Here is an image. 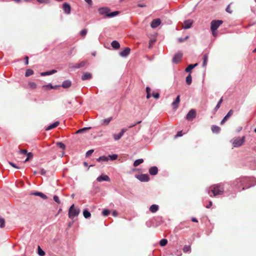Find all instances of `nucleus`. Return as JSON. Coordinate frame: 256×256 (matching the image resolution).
Instances as JSON below:
<instances>
[{"instance_id": "f257e3e1", "label": "nucleus", "mask_w": 256, "mask_h": 256, "mask_svg": "<svg viewBox=\"0 0 256 256\" xmlns=\"http://www.w3.org/2000/svg\"><path fill=\"white\" fill-rule=\"evenodd\" d=\"M256 184V178H240L234 180L232 184V188L235 190H244Z\"/></svg>"}, {"instance_id": "f03ea898", "label": "nucleus", "mask_w": 256, "mask_h": 256, "mask_svg": "<svg viewBox=\"0 0 256 256\" xmlns=\"http://www.w3.org/2000/svg\"><path fill=\"white\" fill-rule=\"evenodd\" d=\"M98 12L100 15L104 16L108 18L114 17L119 14L118 11L110 12V9L106 7H102L99 8L98 9Z\"/></svg>"}, {"instance_id": "7ed1b4c3", "label": "nucleus", "mask_w": 256, "mask_h": 256, "mask_svg": "<svg viewBox=\"0 0 256 256\" xmlns=\"http://www.w3.org/2000/svg\"><path fill=\"white\" fill-rule=\"evenodd\" d=\"M228 184H218L212 186L209 188L208 192H224L225 188L228 186Z\"/></svg>"}, {"instance_id": "20e7f679", "label": "nucleus", "mask_w": 256, "mask_h": 256, "mask_svg": "<svg viewBox=\"0 0 256 256\" xmlns=\"http://www.w3.org/2000/svg\"><path fill=\"white\" fill-rule=\"evenodd\" d=\"M246 137L243 136L242 138L237 137L231 140L232 146L234 148H238L242 146L244 142Z\"/></svg>"}, {"instance_id": "39448f33", "label": "nucleus", "mask_w": 256, "mask_h": 256, "mask_svg": "<svg viewBox=\"0 0 256 256\" xmlns=\"http://www.w3.org/2000/svg\"><path fill=\"white\" fill-rule=\"evenodd\" d=\"M80 213V210L74 208V204H72L68 210V217L72 218L74 217L78 216Z\"/></svg>"}, {"instance_id": "423d86ee", "label": "nucleus", "mask_w": 256, "mask_h": 256, "mask_svg": "<svg viewBox=\"0 0 256 256\" xmlns=\"http://www.w3.org/2000/svg\"><path fill=\"white\" fill-rule=\"evenodd\" d=\"M223 23L222 20H213L210 22V29L212 31L217 30L218 27Z\"/></svg>"}, {"instance_id": "0eeeda50", "label": "nucleus", "mask_w": 256, "mask_h": 256, "mask_svg": "<svg viewBox=\"0 0 256 256\" xmlns=\"http://www.w3.org/2000/svg\"><path fill=\"white\" fill-rule=\"evenodd\" d=\"M196 116V112L194 110H190L186 116V119L188 120H191Z\"/></svg>"}, {"instance_id": "6e6552de", "label": "nucleus", "mask_w": 256, "mask_h": 256, "mask_svg": "<svg viewBox=\"0 0 256 256\" xmlns=\"http://www.w3.org/2000/svg\"><path fill=\"white\" fill-rule=\"evenodd\" d=\"M182 54L180 52H178L174 54L172 58V62L178 64L180 62L182 58Z\"/></svg>"}, {"instance_id": "1a4fd4ad", "label": "nucleus", "mask_w": 256, "mask_h": 256, "mask_svg": "<svg viewBox=\"0 0 256 256\" xmlns=\"http://www.w3.org/2000/svg\"><path fill=\"white\" fill-rule=\"evenodd\" d=\"M136 178L138 179L140 182H146L150 180L149 176L147 174H141L138 175Z\"/></svg>"}, {"instance_id": "9d476101", "label": "nucleus", "mask_w": 256, "mask_h": 256, "mask_svg": "<svg viewBox=\"0 0 256 256\" xmlns=\"http://www.w3.org/2000/svg\"><path fill=\"white\" fill-rule=\"evenodd\" d=\"M86 62L82 61V62H80V63L76 64H70V67L73 70H75L76 68H82V67H84V66H85L86 64Z\"/></svg>"}, {"instance_id": "9b49d317", "label": "nucleus", "mask_w": 256, "mask_h": 256, "mask_svg": "<svg viewBox=\"0 0 256 256\" xmlns=\"http://www.w3.org/2000/svg\"><path fill=\"white\" fill-rule=\"evenodd\" d=\"M130 48L128 47H126V48H125L123 50H122V52H120V55L122 56V57H124V58H126V57L130 54Z\"/></svg>"}, {"instance_id": "f8f14e48", "label": "nucleus", "mask_w": 256, "mask_h": 256, "mask_svg": "<svg viewBox=\"0 0 256 256\" xmlns=\"http://www.w3.org/2000/svg\"><path fill=\"white\" fill-rule=\"evenodd\" d=\"M96 180L98 182H102L103 181H110V178L107 175L102 174L97 178Z\"/></svg>"}, {"instance_id": "ddd939ff", "label": "nucleus", "mask_w": 256, "mask_h": 256, "mask_svg": "<svg viewBox=\"0 0 256 256\" xmlns=\"http://www.w3.org/2000/svg\"><path fill=\"white\" fill-rule=\"evenodd\" d=\"M160 20L158 18L154 19L152 20L150 26L152 28H156L160 24Z\"/></svg>"}, {"instance_id": "4468645a", "label": "nucleus", "mask_w": 256, "mask_h": 256, "mask_svg": "<svg viewBox=\"0 0 256 256\" xmlns=\"http://www.w3.org/2000/svg\"><path fill=\"white\" fill-rule=\"evenodd\" d=\"M63 10L66 14H70L71 10L70 5L66 2L64 3L63 4Z\"/></svg>"}, {"instance_id": "2eb2a0df", "label": "nucleus", "mask_w": 256, "mask_h": 256, "mask_svg": "<svg viewBox=\"0 0 256 256\" xmlns=\"http://www.w3.org/2000/svg\"><path fill=\"white\" fill-rule=\"evenodd\" d=\"M180 102V96H176V100L172 102V105L174 109L176 110L178 108V104Z\"/></svg>"}, {"instance_id": "dca6fc26", "label": "nucleus", "mask_w": 256, "mask_h": 256, "mask_svg": "<svg viewBox=\"0 0 256 256\" xmlns=\"http://www.w3.org/2000/svg\"><path fill=\"white\" fill-rule=\"evenodd\" d=\"M148 172L150 175L155 176L158 172V168L156 166H152L149 168Z\"/></svg>"}, {"instance_id": "f3484780", "label": "nucleus", "mask_w": 256, "mask_h": 256, "mask_svg": "<svg viewBox=\"0 0 256 256\" xmlns=\"http://www.w3.org/2000/svg\"><path fill=\"white\" fill-rule=\"evenodd\" d=\"M192 24V21L190 20H188L184 22L183 28L185 30L190 28Z\"/></svg>"}, {"instance_id": "a211bd4d", "label": "nucleus", "mask_w": 256, "mask_h": 256, "mask_svg": "<svg viewBox=\"0 0 256 256\" xmlns=\"http://www.w3.org/2000/svg\"><path fill=\"white\" fill-rule=\"evenodd\" d=\"M72 85V82L70 80H64L62 84V86L64 88H68Z\"/></svg>"}, {"instance_id": "6ab92c4d", "label": "nucleus", "mask_w": 256, "mask_h": 256, "mask_svg": "<svg viewBox=\"0 0 256 256\" xmlns=\"http://www.w3.org/2000/svg\"><path fill=\"white\" fill-rule=\"evenodd\" d=\"M56 70H51L46 71L45 72H42L40 73L41 76H46L54 74L56 72Z\"/></svg>"}, {"instance_id": "aec40b11", "label": "nucleus", "mask_w": 256, "mask_h": 256, "mask_svg": "<svg viewBox=\"0 0 256 256\" xmlns=\"http://www.w3.org/2000/svg\"><path fill=\"white\" fill-rule=\"evenodd\" d=\"M92 75L90 72H85L82 76V80H90L92 78Z\"/></svg>"}, {"instance_id": "412c9836", "label": "nucleus", "mask_w": 256, "mask_h": 256, "mask_svg": "<svg viewBox=\"0 0 256 256\" xmlns=\"http://www.w3.org/2000/svg\"><path fill=\"white\" fill-rule=\"evenodd\" d=\"M59 124H60L59 122H58V121L55 122L54 123H52L51 124H50V126H48L46 128V130H52V128H56L57 126H58L59 125Z\"/></svg>"}, {"instance_id": "4be33fe9", "label": "nucleus", "mask_w": 256, "mask_h": 256, "mask_svg": "<svg viewBox=\"0 0 256 256\" xmlns=\"http://www.w3.org/2000/svg\"><path fill=\"white\" fill-rule=\"evenodd\" d=\"M112 46L114 49H118L120 48V44L117 40H113L111 43Z\"/></svg>"}, {"instance_id": "5701e85b", "label": "nucleus", "mask_w": 256, "mask_h": 256, "mask_svg": "<svg viewBox=\"0 0 256 256\" xmlns=\"http://www.w3.org/2000/svg\"><path fill=\"white\" fill-rule=\"evenodd\" d=\"M198 66V64H189L188 67L186 68L185 71L186 72H191L192 70L196 66Z\"/></svg>"}, {"instance_id": "b1692460", "label": "nucleus", "mask_w": 256, "mask_h": 256, "mask_svg": "<svg viewBox=\"0 0 256 256\" xmlns=\"http://www.w3.org/2000/svg\"><path fill=\"white\" fill-rule=\"evenodd\" d=\"M211 130L213 133L218 134L220 132V128L217 126L213 125L212 126Z\"/></svg>"}, {"instance_id": "393cba45", "label": "nucleus", "mask_w": 256, "mask_h": 256, "mask_svg": "<svg viewBox=\"0 0 256 256\" xmlns=\"http://www.w3.org/2000/svg\"><path fill=\"white\" fill-rule=\"evenodd\" d=\"M158 210V206L156 204H152L150 208V210L152 212H156Z\"/></svg>"}, {"instance_id": "a878e982", "label": "nucleus", "mask_w": 256, "mask_h": 256, "mask_svg": "<svg viewBox=\"0 0 256 256\" xmlns=\"http://www.w3.org/2000/svg\"><path fill=\"white\" fill-rule=\"evenodd\" d=\"M113 119V118L112 116L108 118H105L102 120V124L104 125H108L110 122Z\"/></svg>"}, {"instance_id": "bb28decb", "label": "nucleus", "mask_w": 256, "mask_h": 256, "mask_svg": "<svg viewBox=\"0 0 256 256\" xmlns=\"http://www.w3.org/2000/svg\"><path fill=\"white\" fill-rule=\"evenodd\" d=\"M186 83L188 85H190L192 84V78L190 74H189L186 77Z\"/></svg>"}, {"instance_id": "cd10ccee", "label": "nucleus", "mask_w": 256, "mask_h": 256, "mask_svg": "<svg viewBox=\"0 0 256 256\" xmlns=\"http://www.w3.org/2000/svg\"><path fill=\"white\" fill-rule=\"evenodd\" d=\"M144 162V160L142 158H139L136 160L134 162V166L136 167L139 166L140 164Z\"/></svg>"}, {"instance_id": "c85d7f7f", "label": "nucleus", "mask_w": 256, "mask_h": 256, "mask_svg": "<svg viewBox=\"0 0 256 256\" xmlns=\"http://www.w3.org/2000/svg\"><path fill=\"white\" fill-rule=\"evenodd\" d=\"M208 60V55L207 54H205L204 56L203 57V64H202V66L205 67L207 64Z\"/></svg>"}, {"instance_id": "c756f323", "label": "nucleus", "mask_w": 256, "mask_h": 256, "mask_svg": "<svg viewBox=\"0 0 256 256\" xmlns=\"http://www.w3.org/2000/svg\"><path fill=\"white\" fill-rule=\"evenodd\" d=\"M44 87H48L50 89H56L58 87H60V86L59 85H56V86H53L50 83V84H48L43 86V88H44Z\"/></svg>"}, {"instance_id": "7c9ffc66", "label": "nucleus", "mask_w": 256, "mask_h": 256, "mask_svg": "<svg viewBox=\"0 0 256 256\" xmlns=\"http://www.w3.org/2000/svg\"><path fill=\"white\" fill-rule=\"evenodd\" d=\"M108 160V157L104 156H100L98 158H97V161H98V162H100V161L106 162Z\"/></svg>"}, {"instance_id": "2f4dec72", "label": "nucleus", "mask_w": 256, "mask_h": 256, "mask_svg": "<svg viewBox=\"0 0 256 256\" xmlns=\"http://www.w3.org/2000/svg\"><path fill=\"white\" fill-rule=\"evenodd\" d=\"M83 214H84V217L86 218H89L91 216V214L87 210H84L83 212Z\"/></svg>"}, {"instance_id": "473e14b6", "label": "nucleus", "mask_w": 256, "mask_h": 256, "mask_svg": "<svg viewBox=\"0 0 256 256\" xmlns=\"http://www.w3.org/2000/svg\"><path fill=\"white\" fill-rule=\"evenodd\" d=\"M222 98L220 100L218 101V102L216 106V107L214 108V112H216L220 108V104H222Z\"/></svg>"}, {"instance_id": "72a5a7b5", "label": "nucleus", "mask_w": 256, "mask_h": 256, "mask_svg": "<svg viewBox=\"0 0 256 256\" xmlns=\"http://www.w3.org/2000/svg\"><path fill=\"white\" fill-rule=\"evenodd\" d=\"M32 194H34L35 196H40L42 199L46 200L47 198V196L44 194V193H32Z\"/></svg>"}, {"instance_id": "f704fd0d", "label": "nucleus", "mask_w": 256, "mask_h": 256, "mask_svg": "<svg viewBox=\"0 0 256 256\" xmlns=\"http://www.w3.org/2000/svg\"><path fill=\"white\" fill-rule=\"evenodd\" d=\"M34 74V71L32 69H28L26 70V72H25V76L26 77H28L30 76H32Z\"/></svg>"}, {"instance_id": "c9c22d12", "label": "nucleus", "mask_w": 256, "mask_h": 256, "mask_svg": "<svg viewBox=\"0 0 256 256\" xmlns=\"http://www.w3.org/2000/svg\"><path fill=\"white\" fill-rule=\"evenodd\" d=\"M191 250V248L190 246L185 245L183 248V251L184 252H190Z\"/></svg>"}, {"instance_id": "e433bc0d", "label": "nucleus", "mask_w": 256, "mask_h": 256, "mask_svg": "<svg viewBox=\"0 0 256 256\" xmlns=\"http://www.w3.org/2000/svg\"><path fill=\"white\" fill-rule=\"evenodd\" d=\"M27 157L26 159L24 160V162H28L30 158H32L33 156V154L31 152H30L26 154Z\"/></svg>"}, {"instance_id": "4c0bfd02", "label": "nucleus", "mask_w": 256, "mask_h": 256, "mask_svg": "<svg viewBox=\"0 0 256 256\" xmlns=\"http://www.w3.org/2000/svg\"><path fill=\"white\" fill-rule=\"evenodd\" d=\"M5 226V220L4 219L0 216V227L4 228Z\"/></svg>"}, {"instance_id": "58836bf2", "label": "nucleus", "mask_w": 256, "mask_h": 256, "mask_svg": "<svg viewBox=\"0 0 256 256\" xmlns=\"http://www.w3.org/2000/svg\"><path fill=\"white\" fill-rule=\"evenodd\" d=\"M233 113L234 111L232 110H230L229 112L226 114V115L224 117V118L228 120V118L233 114Z\"/></svg>"}, {"instance_id": "ea45409f", "label": "nucleus", "mask_w": 256, "mask_h": 256, "mask_svg": "<svg viewBox=\"0 0 256 256\" xmlns=\"http://www.w3.org/2000/svg\"><path fill=\"white\" fill-rule=\"evenodd\" d=\"M108 157L109 158L110 160H114L117 159L118 155L116 154H110L108 155Z\"/></svg>"}, {"instance_id": "a19ab883", "label": "nucleus", "mask_w": 256, "mask_h": 256, "mask_svg": "<svg viewBox=\"0 0 256 256\" xmlns=\"http://www.w3.org/2000/svg\"><path fill=\"white\" fill-rule=\"evenodd\" d=\"M168 244V240L166 239H162L160 242V244L161 246H165Z\"/></svg>"}, {"instance_id": "79ce46f5", "label": "nucleus", "mask_w": 256, "mask_h": 256, "mask_svg": "<svg viewBox=\"0 0 256 256\" xmlns=\"http://www.w3.org/2000/svg\"><path fill=\"white\" fill-rule=\"evenodd\" d=\"M38 254L40 256H44L45 255L44 252L40 248V246H38Z\"/></svg>"}, {"instance_id": "37998d69", "label": "nucleus", "mask_w": 256, "mask_h": 256, "mask_svg": "<svg viewBox=\"0 0 256 256\" xmlns=\"http://www.w3.org/2000/svg\"><path fill=\"white\" fill-rule=\"evenodd\" d=\"M188 38H189V36H186L184 38H179L178 39V40L179 42H182L184 41L188 40Z\"/></svg>"}, {"instance_id": "c03bdc74", "label": "nucleus", "mask_w": 256, "mask_h": 256, "mask_svg": "<svg viewBox=\"0 0 256 256\" xmlns=\"http://www.w3.org/2000/svg\"><path fill=\"white\" fill-rule=\"evenodd\" d=\"M28 85L32 88L33 89L36 88V84L34 82H29Z\"/></svg>"}, {"instance_id": "a18cd8bd", "label": "nucleus", "mask_w": 256, "mask_h": 256, "mask_svg": "<svg viewBox=\"0 0 256 256\" xmlns=\"http://www.w3.org/2000/svg\"><path fill=\"white\" fill-rule=\"evenodd\" d=\"M152 96L156 99H158L160 98V94L158 92H153Z\"/></svg>"}, {"instance_id": "49530a36", "label": "nucleus", "mask_w": 256, "mask_h": 256, "mask_svg": "<svg viewBox=\"0 0 256 256\" xmlns=\"http://www.w3.org/2000/svg\"><path fill=\"white\" fill-rule=\"evenodd\" d=\"M112 136H113L114 139L115 140H118L121 138L120 136L118 135V134H114L112 135Z\"/></svg>"}, {"instance_id": "de8ad7c7", "label": "nucleus", "mask_w": 256, "mask_h": 256, "mask_svg": "<svg viewBox=\"0 0 256 256\" xmlns=\"http://www.w3.org/2000/svg\"><path fill=\"white\" fill-rule=\"evenodd\" d=\"M110 212L108 210L106 209L102 211V214L104 216H108L110 214Z\"/></svg>"}, {"instance_id": "09e8293b", "label": "nucleus", "mask_w": 256, "mask_h": 256, "mask_svg": "<svg viewBox=\"0 0 256 256\" xmlns=\"http://www.w3.org/2000/svg\"><path fill=\"white\" fill-rule=\"evenodd\" d=\"M57 144L58 146H59V147L62 149H64L65 148V145L64 143L62 142H58L57 143Z\"/></svg>"}, {"instance_id": "8fccbe9b", "label": "nucleus", "mask_w": 256, "mask_h": 256, "mask_svg": "<svg viewBox=\"0 0 256 256\" xmlns=\"http://www.w3.org/2000/svg\"><path fill=\"white\" fill-rule=\"evenodd\" d=\"M87 34V30L86 29H83L80 32V35L82 36H86Z\"/></svg>"}, {"instance_id": "3c124183", "label": "nucleus", "mask_w": 256, "mask_h": 256, "mask_svg": "<svg viewBox=\"0 0 256 256\" xmlns=\"http://www.w3.org/2000/svg\"><path fill=\"white\" fill-rule=\"evenodd\" d=\"M90 127H86V128H81L80 130H78L77 132H76V134H80V131H83L84 132L86 131V130H88V129H90Z\"/></svg>"}, {"instance_id": "603ef678", "label": "nucleus", "mask_w": 256, "mask_h": 256, "mask_svg": "<svg viewBox=\"0 0 256 256\" xmlns=\"http://www.w3.org/2000/svg\"><path fill=\"white\" fill-rule=\"evenodd\" d=\"M94 150H88V151L86 152V157L89 156L90 155H91V154H92V152H94Z\"/></svg>"}, {"instance_id": "864d4df0", "label": "nucleus", "mask_w": 256, "mask_h": 256, "mask_svg": "<svg viewBox=\"0 0 256 256\" xmlns=\"http://www.w3.org/2000/svg\"><path fill=\"white\" fill-rule=\"evenodd\" d=\"M40 4H48L49 0H36Z\"/></svg>"}, {"instance_id": "5fc2aeb1", "label": "nucleus", "mask_w": 256, "mask_h": 256, "mask_svg": "<svg viewBox=\"0 0 256 256\" xmlns=\"http://www.w3.org/2000/svg\"><path fill=\"white\" fill-rule=\"evenodd\" d=\"M54 200L57 203H58V204H60V200H59V198H58V196H54Z\"/></svg>"}, {"instance_id": "6e6d98bb", "label": "nucleus", "mask_w": 256, "mask_h": 256, "mask_svg": "<svg viewBox=\"0 0 256 256\" xmlns=\"http://www.w3.org/2000/svg\"><path fill=\"white\" fill-rule=\"evenodd\" d=\"M8 164L11 166H12L13 168H18V169L20 168L18 166H16V164H14V163H13L12 162H9Z\"/></svg>"}, {"instance_id": "4d7b16f0", "label": "nucleus", "mask_w": 256, "mask_h": 256, "mask_svg": "<svg viewBox=\"0 0 256 256\" xmlns=\"http://www.w3.org/2000/svg\"><path fill=\"white\" fill-rule=\"evenodd\" d=\"M182 136V132L179 131L178 132L177 134L176 135L175 138L180 137Z\"/></svg>"}, {"instance_id": "13d9d810", "label": "nucleus", "mask_w": 256, "mask_h": 256, "mask_svg": "<svg viewBox=\"0 0 256 256\" xmlns=\"http://www.w3.org/2000/svg\"><path fill=\"white\" fill-rule=\"evenodd\" d=\"M20 154H28V152L26 150H20Z\"/></svg>"}, {"instance_id": "bf43d9fd", "label": "nucleus", "mask_w": 256, "mask_h": 256, "mask_svg": "<svg viewBox=\"0 0 256 256\" xmlns=\"http://www.w3.org/2000/svg\"><path fill=\"white\" fill-rule=\"evenodd\" d=\"M40 173L42 175H44L46 173V171L44 168H41L40 170Z\"/></svg>"}, {"instance_id": "052dcab7", "label": "nucleus", "mask_w": 256, "mask_h": 256, "mask_svg": "<svg viewBox=\"0 0 256 256\" xmlns=\"http://www.w3.org/2000/svg\"><path fill=\"white\" fill-rule=\"evenodd\" d=\"M226 10L228 12V13H230V14H231V13L232 12V10L230 9V6H227V8H226Z\"/></svg>"}, {"instance_id": "680f3d73", "label": "nucleus", "mask_w": 256, "mask_h": 256, "mask_svg": "<svg viewBox=\"0 0 256 256\" xmlns=\"http://www.w3.org/2000/svg\"><path fill=\"white\" fill-rule=\"evenodd\" d=\"M24 62L26 65H28V57L26 56L24 58Z\"/></svg>"}, {"instance_id": "e2e57ef3", "label": "nucleus", "mask_w": 256, "mask_h": 256, "mask_svg": "<svg viewBox=\"0 0 256 256\" xmlns=\"http://www.w3.org/2000/svg\"><path fill=\"white\" fill-rule=\"evenodd\" d=\"M155 42L154 40H150L149 42V47L150 48L152 46V44Z\"/></svg>"}, {"instance_id": "0e129e2a", "label": "nucleus", "mask_w": 256, "mask_h": 256, "mask_svg": "<svg viewBox=\"0 0 256 256\" xmlns=\"http://www.w3.org/2000/svg\"><path fill=\"white\" fill-rule=\"evenodd\" d=\"M216 30H214V31H212L213 36H217L218 33H217Z\"/></svg>"}, {"instance_id": "69168bd1", "label": "nucleus", "mask_w": 256, "mask_h": 256, "mask_svg": "<svg viewBox=\"0 0 256 256\" xmlns=\"http://www.w3.org/2000/svg\"><path fill=\"white\" fill-rule=\"evenodd\" d=\"M85 1L90 6H92V0H85Z\"/></svg>"}, {"instance_id": "338daca9", "label": "nucleus", "mask_w": 256, "mask_h": 256, "mask_svg": "<svg viewBox=\"0 0 256 256\" xmlns=\"http://www.w3.org/2000/svg\"><path fill=\"white\" fill-rule=\"evenodd\" d=\"M136 123L132 124L128 126V128H132L134 127V126H136Z\"/></svg>"}, {"instance_id": "774afa93", "label": "nucleus", "mask_w": 256, "mask_h": 256, "mask_svg": "<svg viewBox=\"0 0 256 256\" xmlns=\"http://www.w3.org/2000/svg\"><path fill=\"white\" fill-rule=\"evenodd\" d=\"M128 128H123L121 130V131L124 134V132H126L128 130Z\"/></svg>"}]
</instances>
